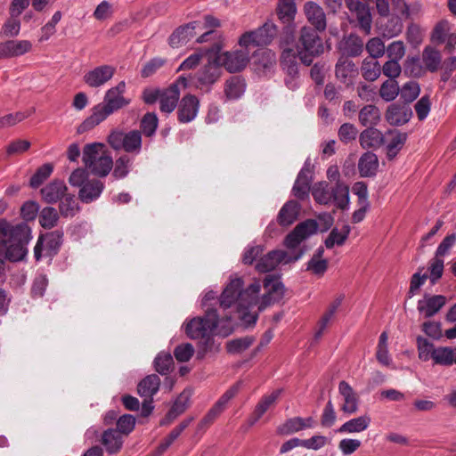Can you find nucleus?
Listing matches in <instances>:
<instances>
[{"mask_svg":"<svg viewBox=\"0 0 456 456\" xmlns=\"http://www.w3.org/2000/svg\"><path fill=\"white\" fill-rule=\"evenodd\" d=\"M240 278H232L220 297V306L225 310L234 307L239 318L247 325L255 324L257 312L264 310L271 304L279 301L284 295V286L279 278L268 275L264 281L265 292L259 297L261 283L254 281L245 289Z\"/></svg>","mask_w":456,"mask_h":456,"instance_id":"obj_1","label":"nucleus"},{"mask_svg":"<svg viewBox=\"0 0 456 456\" xmlns=\"http://www.w3.org/2000/svg\"><path fill=\"white\" fill-rule=\"evenodd\" d=\"M277 27L273 22H265L262 27L245 32L239 39L240 50L220 53L216 60L220 67L230 73L240 72L249 61L250 49L269 45L276 36Z\"/></svg>","mask_w":456,"mask_h":456,"instance_id":"obj_2","label":"nucleus"},{"mask_svg":"<svg viewBox=\"0 0 456 456\" xmlns=\"http://www.w3.org/2000/svg\"><path fill=\"white\" fill-rule=\"evenodd\" d=\"M30 239V229L27 224L12 225L5 219H0V269L5 260H22L27 255L26 245Z\"/></svg>","mask_w":456,"mask_h":456,"instance_id":"obj_3","label":"nucleus"},{"mask_svg":"<svg viewBox=\"0 0 456 456\" xmlns=\"http://www.w3.org/2000/svg\"><path fill=\"white\" fill-rule=\"evenodd\" d=\"M214 330H216V333L220 336H229L233 330L232 316L225 315L219 318L216 309H208L204 317L193 318L185 326L187 336L192 339L208 340Z\"/></svg>","mask_w":456,"mask_h":456,"instance_id":"obj_4","label":"nucleus"},{"mask_svg":"<svg viewBox=\"0 0 456 456\" xmlns=\"http://www.w3.org/2000/svg\"><path fill=\"white\" fill-rule=\"evenodd\" d=\"M82 160L85 167L94 175L104 177L113 167V160L102 143L86 144L83 149Z\"/></svg>","mask_w":456,"mask_h":456,"instance_id":"obj_5","label":"nucleus"},{"mask_svg":"<svg viewBox=\"0 0 456 456\" xmlns=\"http://www.w3.org/2000/svg\"><path fill=\"white\" fill-rule=\"evenodd\" d=\"M314 200L322 205L333 202L337 208L345 210L349 205V188L343 183H336L334 187L330 188L327 182L315 183L312 190Z\"/></svg>","mask_w":456,"mask_h":456,"instance_id":"obj_6","label":"nucleus"},{"mask_svg":"<svg viewBox=\"0 0 456 456\" xmlns=\"http://www.w3.org/2000/svg\"><path fill=\"white\" fill-rule=\"evenodd\" d=\"M319 32L309 26H303L300 29L297 52L301 61L307 66L324 51Z\"/></svg>","mask_w":456,"mask_h":456,"instance_id":"obj_7","label":"nucleus"},{"mask_svg":"<svg viewBox=\"0 0 456 456\" xmlns=\"http://www.w3.org/2000/svg\"><path fill=\"white\" fill-rule=\"evenodd\" d=\"M108 142L114 150L138 154L142 148V133L138 130L128 133L113 131L108 137Z\"/></svg>","mask_w":456,"mask_h":456,"instance_id":"obj_8","label":"nucleus"},{"mask_svg":"<svg viewBox=\"0 0 456 456\" xmlns=\"http://www.w3.org/2000/svg\"><path fill=\"white\" fill-rule=\"evenodd\" d=\"M302 255L303 251H300L295 256H290L283 250H273L258 259L256 269L260 273H267L274 270L280 264H288L298 260Z\"/></svg>","mask_w":456,"mask_h":456,"instance_id":"obj_9","label":"nucleus"},{"mask_svg":"<svg viewBox=\"0 0 456 456\" xmlns=\"http://www.w3.org/2000/svg\"><path fill=\"white\" fill-rule=\"evenodd\" d=\"M63 233L61 231H53L41 235L34 248L35 258L38 261L42 256L43 251L45 256L55 255L61 243Z\"/></svg>","mask_w":456,"mask_h":456,"instance_id":"obj_10","label":"nucleus"},{"mask_svg":"<svg viewBox=\"0 0 456 456\" xmlns=\"http://www.w3.org/2000/svg\"><path fill=\"white\" fill-rule=\"evenodd\" d=\"M318 224L314 219L299 223L284 239L287 248H296L303 240L317 232Z\"/></svg>","mask_w":456,"mask_h":456,"instance_id":"obj_11","label":"nucleus"},{"mask_svg":"<svg viewBox=\"0 0 456 456\" xmlns=\"http://www.w3.org/2000/svg\"><path fill=\"white\" fill-rule=\"evenodd\" d=\"M33 51V44L27 39L10 38L0 42V60L18 58Z\"/></svg>","mask_w":456,"mask_h":456,"instance_id":"obj_12","label":"nucleus"},{"mask_svg":"<svg viewBox=\"0 0 456 456\" xmlns=\"http://www.w3.org/2000/svg\"><path fill=\"white\" fill-rule=\"evenodd\" d=\"M180 85L186 87L187 79L183 77H180L175 83L171 84L167 88L162 90L159 99V109L161 112L170 114L178 106Z\"/></svg>","mask_w":456,"mask_h":456,"instance_id":"obj_13","label":"nucleus"},{"mask_svg":"<svg viewBox=\"0 0 456 456\" xmlns=\"http://www.w3.org/2000/svg\"><path fill=\"white\" fill-rule=\"evenodd\" d=\"M116 68L111 65L97 66L83 76V81L89 87L98 88L108 83L115 75Z\"/></svg>","mask_w":456,"mask_h":456,"instance_id":"obj_14","label":"nucleus"},{"mask_svg":"<svg viewBox=\"0 0 456 456\" xmlns=\"http://www.w3.org/2000/svg\"><path fill=\"white\" fill-rule=\"evenodd\" d=\"M126 92L125 81H120L117 86L105 92L102 103L112 112L129 105L130 100L124 96Z\"/></svg>","mask_w":456,"mask_h":456,"instance_id":"obj_15","label":"nucleus"},{"mask_svg":"<svg viewBox=\"0 0 456 456\" xmlns=\"http://www.w3.org/2000/svg\"><path fill=\"white\" fill-rule=\"evenodd\" d=\"M200 109L199 99L192 94L184 95L177 106V118L181 123H189L195 119Z\"/></svg>","mask_w":456,"mask_h":456,"instance_id":"obj_16","label":"nucleus"},{"mask_svg":"<svg viewBox=\"0 0 456 456\" xmlns=\"http://www.w3.org/2000/svg\"><path fill=\"white\" fill-rule=\"evenodd\" d=\"M200 27L199 21H191L176 28L168 37V44L172 48H179L186 45L196 35Z\"/></svg>","mask_w":456,"mask_h":456,"instance_id":"obj_17","label":"nucleus"},{"mask_svg":"<svg viewBox=\"0 0 456 456\" xmlns=\"http://www.w3.org/2000/svg\"><path fill=\"white\" fill-rule=\"evenodd\" d=\"M303 12L307 21L313 26L312 28L317 31H325L327 20L322 6L314 1H307L304 4Z\"/></svg>","mask_w":456,"mask_h":456,"instance_id":"obj_18","label":"nucleus"},{"mask_svg":"<svg viewBox=\"0 0 456 456\" xmlns=\"http://www.w3.org/2000/svg\"><path fill=\"white\" fill-rule=\"evenodd\" d=\"M338 393L343 401L340 410L349 415L355 413L359 407V396L353 387L346 381L342 380L338 384Z\"/></svg>","mask_w":456,"mask_h":456,"instance_id":"obj_19","label":"nucleus"},{"mask_svg":"<svg viewBox=\"0 0 456 456\" xmlns=\"http://www.w3.org/2000/svg\"><path fill=\"white\" fill-rule=\"evenodd\" d=\"M358 69L353 61L347 57H340L335 66V76L342 84L349 86L353 85L358 76Z\"/></svg>","mask_w":456,"mask_h":456,"instance_id":"obj_20","label":"nucleus"},{"mask_svg":"<svg viewBox=\"0 0 456 456\" xmlns=\"http://www.w3.org/2000/svg\"><path fill=\"white\" fill-rule=\"evenodd\" d=\"M446 304V297L442 295H425L424 298L418 301V311L424 314L425 318H430L437 314Z\"/></svg>","mask_w":456,"mask_h":456,"instance_id":"obj_21","label":"nucleus"},{"mask_svg":"<svg viewBox=\"0 0 456 456\" xmlns=\"http://www.w3.org/2000/svg\"><path fill=\"white\" fill-rule=\"evenodd\" d=\"M100 443L105 449L108 454H118L124 444V437L115 428H108L104 430L100 436Z\"/></svg>","mask_w":456,"mask_h":456,"instance_id":"obj_22","label":"nucleus"},{"mask_svg":"<svg viewBox=\"0 0 456 456\" xmlns=\"http://www.w3.org/2000/svg\"><path fill=\"white\" fill-rule=\"evenodd\" d=\"M276 64V55L274 52L259 48L253 53V65L258 73H266L270 71Z\"/></svg>","mask_w":456,"mask_h":456,"instance_id":"obj_23","label":"nucleus"},{"mask_svg":"<svg viewBox=\"0 0 456 456\" xmlns=\"http://www.w3.org/2000/svg\"><path fill=\"white\" fill-rule=\"evenodd\" d=\"M221 76V67L215 58L205 64L197 73V81L200 85L209 86L216 83Z\"/></svg>","mask_w":456,"mask_h":456,"instance_id":"obj_24","label":"nucleus"},{"mask_svg":"<svg viewBox=\"0 0 456 456\" xmlns=\"http://www.w3.org/2000/svg\"><path fill=\"white\" fill-rule=\"evenodd\" d=\"M281 394V390H274L271 394L264 395L261 400L256 404L253 413L248 419V425L251 427L255 425L260 418L271 408L273 407L279 396Z\"/></svg>","mask_w":456,"mask_h":456,"instance_id":"obj_25","label":"nucleus"},{"mask_svg":"<svg viewBox=\"0 0 456 456\" xmlns=\"http://www.w3.org/2000/svg\"><path fill=\"white\" fill-rule=\"evenodd\" d=\"M315 426V420L313 417L303 419L301 417H294L287 419L278 428V432L282 435H290L298 431L312 428Z\"/></svg>","mask_w":456,"mask_h":456,"instance_id":"obj_26","label":"nucleus"},{"mask_svg":"<svg viewBox=\"0 0 456 456\" xmlns=\"http://www.w3.org/2000/svg\"><path fill=\"white\" fill-rule=\"evenodd\" d=\"M112 113L102 102L97 104L93 108L92 114L80 125L78 131L85 132L94 128Z\"/></svg>","mask_w":456,"mask_h":456,"instance_id":"obj_27","label":"nucleus"},{"mask_svg":"<svg viewBox=\"0 0 456 456\" xmlns=\"http://www.w3.org/2000/svg\"><path fill=\"white\" fill-rule=\"evenodd\" d=\"M300 204L296 200L287 201L277 216V222L281 226L291 225L299 216Z\"/></svg>","mask_w":456,"mask_h":456,"instance_id":"obj_28","label":"nucleus"},{"mask_svg":"<svg viewBox=\"0 0 456 456\" xmlns=\"http://www.w3.org/2000/svg\"><path fill=\"white\" fill-rule=\"evenodd\" d=\"M353 12H355L360 28L365 33L370 34L371 29L372 17L367 3H354L353 5H346Z\"/></svg>","mask_w":456,"mask_h":456,"instance_id":"obj_29","label":"nucleus"},{"mask_svg":"<svg viewBox=\"0 0 456 456\" xmlns=\"http://www.w3.org/2000/svg\"><path fill=\"white\" fill-rule=\"evenodd\" d=\"M360 145L363 149H378L385 142L381 131L375 127H367L359 135Z\"/></svg>","mask_w":456,"mask_h":456,"instance_id":"obj_30","label":"nucleus"},{"mask_svg":"<svg viewBox=\"0 0 456 456\" xmlns=\"http://www.w3.org/2000/svg\"><path fill=\"white\" fill-rule=\"evenodd\" d=\"M67 190L64 182L54 180L41 189V195L46 203L53 204L62 199Z\"/></svg>","mask_w":456,"mask_h":456,"instance_id":"obj_31","label":"nucleus"},{"mask_svg":"<svg viewBox=\"0 0 456 456\" xmlns=\"http://www.w3.org/2000/svg\"><path fill=\"white\" fill-rule=\"evenodd\" d=\"M103 188L104 184L100 180H87L80 188L78 197L82 202L90 203L100 197Z\"/></svg>","mask_w":456,"mask_h":456,"instance_id":"obj_32","label":"nucleus"},{"mask_svg":"<svg viewBox=\"0 0 456 456\" xmlns=\"http://www.w3.org/2000/svg\"><path fill=\"white\" fill-rule=\"evenodd\" d=\"M371 418L367 415H362L351 419L341 425L337 432L339 434H354L365 431L370 425Z\"/></svg>","mask_w":456,"mask_h":456,"instance_id":"obj_33","label":"nucleus"},{"mask_svg":"<svg viewBox=\"0 0 456 456\" xmlns=\"http://www.w3.org/2000/svg\"><path fill=\"white\" fill-rule=\"evenodd\" d=\"M345 296L344 295H338L328 306L327 310L323 314V315L321 317L320 321L318 322V330L315 332V338L318 339L322 336L323 331L329 325L330 322L333 319L337 310L341 305Z\"/></svg>","mask_w":456,"mask_h":456,"instance_id":"obj_34","label":"nucleus"},{"mask_svg":"<svg viewBox=\"0 0 456 456\" xmlns=\"http://www.w3.org/2000/svg\"><path fill=\"white\" fill-rule=\"evenodd\" d=\"M358 119L362 126L366 127H374L379 124L381 120V113L377 106L368 104L360 110Z\"/></svg>","mask_w":456,"mask_h":456,"instance_id":"obj_35","label":"nucleus"},{"mask_svg":"<svg viewBox=\"0 0 456 456\" xmlns=\"http://www.w3.org/2000/svg\"><path fill=\"white\" fill-rule=\"evenodd\" d=\"M411 112L406 108L395 104L390 105L386 111V120L391 126H402L407 123Z\"/></svg>","mask_w":456,"mask_h":456,"instance_id":"obj_36","label":"nucleus"},{"mask_svg":"<svg viewBox=\"0 0 456 456\" xmlns=\"http://www.w3.org/2000/svg\"><path fill=\"white\" fill-rule=\"evenodd\" d=\"M189 401L190 393L187 391L182 392L160 424L167 425L181 415L189 406Z\"/></svg>","mask_w":456,"mask_h":456,"instance_id":"obj_37","label":"nucleus"},{"mask_svg":"<svg viewBox=\"0 0 456 456\" xmlns=\"http://www.w3.org/2000/svg\"><path fill=\"white\" fill-rule=\"evenodd\" d=\"M379 167L378 157L375 153L367 151L359 159L358 168L362 176L370 177L376 175Z\"/></svg>","mask_w":456,"mask_h":456,"instance_id":"obj_38","label":"nucleus"},{"mask_svg":"<svg viewBox=\"0 0 456 456\" xmlns=\"http://www.w3.org/2000/svg\"><path fill=\"white\" fill-rule=\"evenodd\" d=\"M159 377L156 374H151L139 382L137 391L142 397L152 398V396L159 391Z\"/></svg>","mask_w":456,"mask_h":456,"instance_id":"obj_39","label":"nucleus"},{"mask_svg":"<svg viewBox=\"0 0 456 456\" xmlns=\"http://www.w3.org/2000/svg\"><path fill=\"white\" fill-rule=\"evenodd\" d=\"M421 61L426 71L436 72L441 65L442 55L432 46H426L422 52Z\"/></svg>","mask_w":456,"mask_h":456,"instance_id":"obj_40","label":"nucleus"},{"mask_svg":"<svg viewBox=\"0 0 456 456\" xmlns=\"http://www.w3.org/2000/svg\"><path fill=\"white\" fill-rule=\"evenodd\" d=\"M433 361L436 364L443 366L456 364V347H436L433 352Z\"/></svg>","mask_w":456,"mask_h":456,"instance_id":"obj_41","label":"nucleus"},{"mask_svg":"<svg viewBox=\"0 0 456 456\" xmlns=\"http://www.w3.org/2000/svg\"><path fill=\"white\" fill-rule=\"evenodd\" d=\"M277 14L284 24H295L297 6L294 0H280L277 5Z\"/></svg>","mask_w":456,"mask_h":456,"instance_id":"obj_42","label":"nucleus"},{"mask_svg":"<svg viewBox=\"0 0 456 456\" xmlns=\"http://www.w3.org/2000/svg\"><path fill=\"white\" fill-rule=\"evenodd\" d=\"M324 248L320 247L316 249L307 264V271L313 274L322 276L328 269V261L323 258Z\"/></svg>","mask_w":456,"mask_h":456,"instance_id":"obj_43","label":"nucleus"},{"mask_svg":"<svg viewBox=\"0 0 456 456\" xmlns=\"http://www.w3.org/2000/svg\"><path fill=\"white\" fill-rule=\"evenodd\" d=\"M297 56L298 54L294 51L293 48H284L281 55V65L283 69L291 76L294 77L297 74Z\"/></svg>","mask_w":456,"mask_h":456,"instance_id":"obj_44","label":"nucleus"},{"mask_svg":"<svg viewBox=\"0 0 456 456\" xmlns=\"http://www.w3.org/2000/svg\"><path fill=\"white\" fill-rule=\"evenodd\" d=\"M310 191V179L304 171H300L292 188L295 197L299 200L308 198Z\"/></svg>","mask_w":456,"mask_h":456,"instance_id":"obj_45","label":"nucleus"},{"mask_svg":"<svg viewBox=\"0 0 456 456\" xmlns=\"http://www.w3.org/2000/svg\"><path fill=\"white\" fill-rule=\"evenodd\" d=\"M351 228L349 225H343L341 231H338V228H333L325 240V246L327 248H332L335 245L341 246L346 240Z\"/></svg>","mask_w":456,"mask_h":456,"instance_id":"obj_46","label":"nucleus"},{"mask_svg":"<svg viewBox=\"0 0 456 456\" xmlns=\"http://www.w3.org/2000/svg\"><path fill=\"white\" fill-rule=\"evenodd\" d=\"M362 76L368 81H375L380 76L381 67L377 60L366 58L361 67Z\"/></svg>","mask_w":456,"mask_h":456,"instance_id":"obj_47","label":"nucleus"},{"mask_svg":"<svg viewBox=\"0 0 456 456\" xmlns=\"http://www.w3.org/2000/svg\"><path fill=\"white\" fill-rule=\"evenodd\" d=\"M59 210L62 216H74L78 211L79 207L73 194H65L62 199L60 200Z\"/></svg>","mask_w":456,"mask_h":456,"instance_id":"obj_48","label":"nucleus"},{"mask_svg":"<svg viewBox=\"0 0 456 456\" xmlns=\"http://www.w3.org/2000/svg\"><path fill=\"white\" fill-rule=\"evenodd\" d=\"M59 221V213L53 207H45L39 213V224L45 229L55 227Z\"/></svg>","mask_w":456,"mask_h":456,"instance_id":"obj_49","label":"nucleus"},{"mask_svg":"<svg viewBox=\"0 0 456 456\" xmlns=\"http://www.w3.org/2000/svg\"><path fill=\"white\" fill-rule=\"evenodd\" d=\"M389 133L393 134V137L390 142L387 144V155L389 159H393L405 143L407 139V134L400 133L397 131H391Z\"/></svg>","mask_w":456,"mask_h":456,"instance_id":"obj_50","label":"nucleus"},{"mask_svg":"<svg viewBox=\"0 0 456 456\" xmlns=\"http://www.w3.org/2000/svg\"><path fill=\"white\" fill-rule=\"evenodd\" d=\"M400 92V86L395 79H387L379 88V96L386 102L395 100Z\"/></svg>","mask_w":456,"mask_h":456,"instance_id":"obj_51","label":"nucleus"},{"mask_svg":"<svg viewBox=\"0 0 456 456\" xmlns=\"http://www.w3.org/2000/svg\"><path fill=\"white\" fill-rule=\"evenodd\" d=\"M426 69L424 68L421 59L415 57H408L404 62V73L413 77H420L426 74Z\"/></svg>","mask_w":456,"mask_h":456,"instance_id":"obj_52","label":"nucleus"},{"mask_svg":"<svg viewBox=\"0 0 456 456\" xmlns=\"http://www.w3.org/2000/svg\"><path fill=\"white\" fill-rule=\"evenodd\" d=\"M403 28L402 18L397 15H393L387 20L386 24L381 25L383 35L389 38L398 36L402 32Z\"/></svg>","mask_w":456,"mask_h":456,"instance_id":"obj_53","label":"nucleus"},{"mask_svg":"<svg viewBox=\"0 0 456 456\" xmlns=\"http://www.w3.org/2000/svg\"><path fill=\"white\" fill-rule=\"evenodd\" d=\"M155 370L161 375L168 374L174 368V360L170 354L161 352L154 360Z\"/></svg>","mask_w":456,"mask_h":456,"instance_id":"obj_54","label":"nucleus"},{"mask_svg":"<svg viewBox=\"0 0 456 456\" xmlns=\"http://www.w3.org/2000/svg\"><path fill=\"white\" fill-rule=\"evenodd\" d=\"M363 51L362 40L354 35H350L344 43V52L352 57L359 56Z\"/></svg>","mask_w":456,"mask_h":456,"instance_id":"obj_55","label":"nucleus"},{"mask_svg":"<svg viewBox=\"0 0 456 456\" xmlns=\"http://www.w3.org/2000/svg\"><path fill=\"white\" fill-rule=\"evenodd\" d=\"M20 21L19 17L11 16L5 20L1 28V35L4 37L13 38L20 34Z\"/></svg>","mask_w":456,"mask_h":456,"instance_id":"obj_56","label":"nucleus"},{"mask_svg":"<svg viewBox=\"0 0 456 456\" xmlns=\"http://www.w3.org/2000/svg\"><path fill=\"white\" fill-rule=\"evenodd\" d=\"M254 342L252 337H244L232 339L226 344L227 352L230 354H240L246 351Z\"/></svg>","mask_w":456,"mask_h":456,"instance_id":"obj_57","label":"nucleus"},{"mask_svg":"<svg viewBox=\"0 0 456 456\" xmlns=\"http://www.w3.org/2000/svg\"><path fill=\"white\" fill-rule=\"evenodd\" d=\"M366 51L372 60H377L382 57L386 53V46L384 42L379 37L370 38L365 45Z\"/></svg>","mask_w":456,"mask_h":456,"instance_id":"obj_58","label":"nucleus"},{"mask_svg":"<svg viewBox=\"0 0 456 456\" xmlns=\"http://www.w3.org/2000/svg\"><path fill=\"white\" fill-rule=\"evenodd\" d=\"M53 167L46 163L41 166L30 178L29 183L32 188L39 187L53 173Z\"/></svg>","mask_w":456,"mask_h":456,"instance_id":"obj_59","label":"nucleus"},{"mask_svg":"<svg viewBox=\"0 0 456 456\" xmlns=\"http://www.w3.org/2000/svg\"><path fill=\"white\" fill-rule=\"evenodd\" d=\"M224 92L229 99H237L244 92V84L239 77H232L226 81Z\"/></svg>","mask_w":456,"mask_h":456,"instance_id":"obj_60","label":"nucleus"},{"mask_svg":"<svg viewBox=\"0 0 456 456\" xmlns=\"http://www.w3.org/2000/svg\"><path fill=\"white\" fill-rule=\"evenodd\" d=\"M419 85L415 81L405 83L403 87L400 88L399 92L402 99L406 102H413L419 96Z\"/></svg>","mask_w":456,"mask_h":456,"instance_id":"obj_61","label":"nucleus"},{"mask_svg":"<svg viewBox=\"0 0 456 456\" xmlns=\"http://www.w3.org/2000/svg\"><path fill=\"white\" fill-rule=\"evenodd\" d=\"M417 348L419 358L422 361H428L429 358L433 359V352L436 350L433 343L429 342L427 338L422 337L417 338Z\"/></svg>","mask_w":456,"mask_h":456,"instance_id":"obj_62","label":"nucleus"},{"mask_svg":"<svg viewBox=\"0 0 456 456\" xmlns=\"http://www.w3.org/2000/svg\"><path fill=\"white\" fill-rule=\"evenodd\" d=\"M158 127V118L155 113H146L141 121V128L146 136H151L155 134Z\"/></svg>","mask_w":456,"mask_h":456,"instance_id":"obj_63","label":"nucleus"},{"mask_svg":"<svg viewBox=\"0 0 456 456\" xmlns=\"http://www.w3.org/2000/svg\"><path fill=\"white\" fill-rule=\"evenodd\" d=\"M134 417L130 414H125L118 419L116 430L120 432L123 437H125L134 430Z\"/></svg>","mask_w":456,"mask_h":456,"instance_id":"obj_64","label":"nucleus"}]
</instances>
